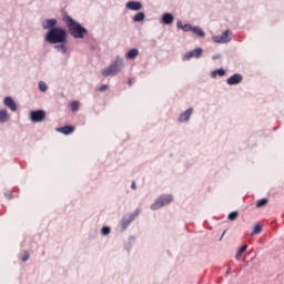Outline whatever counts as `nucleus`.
Here are the masks:
<instances>
[{
	"mask_svg": "<svg viewBox=\"0 0 284 284\" xmlns=\"http://www.w3.org/2000/svg\"><path fill=\"white\" fill-rule=\"evenodd\" d=\"M59 21L54 18L47 19L42 22L43 30H48L44 36V41L51 45L59 43H68V30L63 27L57 26Z\"/></svg>",
	"mask_w": 284,
	"mask_h": 284,
	"instance_id": "1",
	"label": "nucleus"
},
{
	"mask_svg": "<svg viewBox=\"0 0 284 284\" xmlns=\"http://www.w3.org/2000/svg\"><path fill=\"white\" fill-rule=\"evenodd\" d=\"M62 21L65 23L69 34H71L73 39H85L88 29H85L79 21L71 18L67 12L62 14Z\"/></svg>",
	"mask_w": 284,
	"mask_h": 284,
	"instance_id": "2",
	"label": "nucleus"
},
{
	"mask_svg": "<svg viewBox=\"0 0 284 284\" xmlns=\"http://www.w3.org/2000/svg\"><path fill=\"white\" fill-rule=\"evenodd\" d=\"M125 68V61L121 57H116L109 68L102 70V77H116Z\"/></svg>",
	"mask_w": 284,
	"mask_h": 284,
	"instance_id": "3",
	"label": "nucleus"
},
{
	"mask_svg": "<svg viewBox=\"0 0 284 284\" xmlns=\"http://www.w3.org/2000/svg\"><path fill=\"white\" fill-rule=\"evenodd\" d=\"M170 203H172V195H160L151 205V210L153 212L161 210V207H164V205H170Z\"/></svg>",
	"mask_w": 284,
	"mask_h": 284,
	"instance_id": "4",
	"label": "nucleus"
},
{
	"mask_svg": "<svg viewBox=\"0 0 284 284\" xmlns=\"http://www.w3.org/2000/svg\"><path fill=\"white\" fill-rule=\"evenodd\" d=\"M139 214H141V210L136 209L133 213H130L129 215L123 216V219L121 221L122 232H125L128 230V227H130V224L132 223V221L136 220V216H139Z\"/></svg>",
	"mask_w": 284,
	"mask_h": 284,
	"instance_id": "5",
	"label": "nucleus"
},
{
	"mask_svg": "<svg viewBox=\"0 0 284 284\" xmlns=\"http://www.w3.org/2000/svg\"><path fill=\"white\" fill-rule=\"evenodd\" d=\"M232 31L230 29L225 30L221 36H213L214 43H230L232 38L230 37Z\"/></svg>",
	"mask_w": 284,
	"mask_h": 284,
	"instance_id": "6",
	"label": "nucleus"
},
{
	"mask_svg": "<svg viewBox=\"0 0 284 284\" xmlns=\"http://www.w3.org/2000/svg\"><path fill=\"white\" fill-rule=\"evenodd\" d=\"M29 119L32 121V123H41V121L45 119V112L43 110L31 111Z\"/></svg>",
	"mask_w": 284,
	"mask_h": 284,
	"instance_id": "7",
	"label": "nucleus"
},
{
	"mask_svg": "<svg viewBox=\"0 0 284 284\" xmlns=\"http://www.w3.org/2000/svg\"><path fill=\"white\" fill-rule=\"evenodd\" d=\"M185 59H201L203 57V49L195 48L184 54Z\"/></svg>",
	"mask_w": 284,
	"mask_h": 284,
	"instance_id": "8",
	"label": "nucleus"
},
{
	"mask_svg": "<svg viewBox=\"0 0 284 284\" xmlns=\"http://www.w3.org/2000/svg\"><path fill=\"white\" fill-rule=\"evenodd\" d=\"M194 113L193 108H189L186 111L182 112L178 119L179 123H187L190 121V118Z\"/></svg>",
	"mask_w": 284,
	"mask_h": 284,
	"instance_id": "9",
	"label": "nucleus"
},
{
	"mask_svg": "<svg viewBox=\"0 0 284 284\" xmlns=\"http://www.w3.org/2000/svg\"><path fill=\"white\" fill-rule=\"evenodd\" d=\"M242 82H243V75L241 73H235L226 80L227 85H239V83H242Z\"/></svg>",
	"mask_w": 284,
	"mask_h": 284,
	"instance_id": "10",
	"label": "nucleus"
},
{
	"mask_svg": "<svg viewBox=\"0 0 284 284\" xmlns=\"http://www.w3.org/2000/svg\"><path fill=\"white\" fill-rule=\"evenodd\" d=\"M161 23L164 26H172V23H174V14L170 12L163 13L161 17Z\"/></svg>",
	"mask_w": 284,
	"mask_h": 284,
	"instance_id": "11",
	"label": "nucleus"
},
{
	"mask_svg": "<svg viewBox=\"0 0 284 284\" xmlns=\"http://www.w3.org/2000/svg\"><path fill=\"white\" fill-rule=\"evenodd\" d=\"M3 103L11 112H17V102L12 99V97H6L3 99Z\"/></svg>",
	"mask_w": 284,
	"mask_h": 284,
	"instance_id": "12",
	"label": "nucleus"
},
{
	"mask_svg": "<svg viewBox=\"0 0 284 284\" xmlns=\"http://www.w3.org/2000/svg\"><path fill=\"white\" fill-rule=\"evenodd\" d=\"M125 8H128V10H133L134 12H139V10L143 8V4L139 1H129L126 2Z\"/></svg>",
	"mask_w": 284,
	"mask_h": 284,
	"instance_id": "13",
	"label": "nucleus"
},
{
	"mask_svg": "<svg viewBox=\"0 0 284 284\" xmlns=\"http://www.w3.org/2000/svg\"><path fill=\"white\" fill-rule=\"evenodd\" d=\"M57 132H60L61 134H64V136H68L74 132V126L72 125H64L55 129Z\"/></svg>",
	"mask_w": 284,
	"mask_h": 284,
	"instance_id": "14",
	"label": "nucleus"
},
{
	"mask_svg": "<svg viewBox=\"0 0 284 284\" xmlns=\"http://www.w3.org/2000/svg\"><path fill=\"white\" fill-rule=\"evenodd\" d=\"M176 28L179 30H183V32H192L194 29V27H192V24H190V23L183 24V22L181 20H178Z\"/></svg>",
	"mask_w": 284,
	"mask_h": 284,
	"instance_id": "15",
	"label": "nucleus"
},
{
	"mask_svg": "<svg viewBox=\"0 0 284 284\" xmlns=\"http://www.w3.org/2000/svg\"><path fill=\"white\" fill-rule=\"evenodd\" d=\"M125 57L130 60L136 59V57H139V49H131L125 53Z\"/></svg>",
	"mask_w": 284,
	"mask_h": 284,
	"instance_id": "16",
	"label": "nucleus"
},
{
	"mask_svg": "<svg viewBox=\"0 0 284 284\" xmlns=\"http://www.w3.org/2000/svg\"><path fill=\"white\" fill-rule=\"evenodd\" d=\"M57 52H60L61 54H67L68 52V47L65 45V43H58L53 47Z\"/></svg>",
	"mask_w": 284,
	"mask_h": 284,
	"instance_id": "17",
	"label": "nucleus"
},
{
	"mask_svg": "<svg viewBox=\"0 0 284 284\" xmlns=\"http://www.w3.org/2000/svg\"><path fill=\"white\" fill-rule=\"evenodd\" d=\"M10 121V115H8L7 110H0V123H8Z\"/></svg>",
	"mask_w": 284,
	"mask_h": 284,
	"instance_id": "18",
	"label": "nucleus"
},
{
	"mask_svg": "<svg viewBox=\"0 0 284 284\" xmlns=\"http://www.w3.org/2000/svg\"><path fill=\"white\" fill-rule=\"evenodd\" d=\"M141 21H145V13H144V12H138V13L133 17V22H134V23H141Z\"/></svg>",
	"mask_w": 284,
	"mask_h": 284,
	"instance_id": "19",
	"label": "nucleus"
},
{
	"mask_svg": "<svg viewBox=\"0 0 284 284\" xmlns=\"http://www.w3.org/2000/svg\"><path fill=\"white\" fill-rule=\"evenodd\" d=\"M193 34H196V37H200V39H203L205 37V31L201 27H193Z\"/></svg>",
	"mask_w": 284,
	"mask_h": 284,
	"instance_id": "20",
	"label": "nucleus"
},
{
	"mask_svg": "<svg viewBox=\"0 0 284 284\" xmlns=\"http://www.w3.org/2000/svg\"><path fill=\"white\" fill-rule=\"evenodd\" d=\"M217 75L219 77H225V69L220 68V69L214 70V71L211 72L212 79H215V77H217Z\"/></svg>",
	"mask_w": 284,
	"mask_h": 284,
	"instance_id": "21",
	"label": "nucleus"
},
{
	"mask_svg": "<svg viewBox=\"0 0 284 284\" xmlns=\"http://www.w3.org/2000/svg\"><path fill=\"white\" fill-rule=\"evenodd\" d=\"M247 250V244L242 245L235 255L236 261H241V256H243L244 252Z\"/></svg>",
	"mask_w": 284,
	"mask_h": 284,
	"instance_id": "22",
	"label": "nucleus"
},
{
	"mask_svg": "<svg viewBox=\"0 0 284 284\" xmlns=\"http://www.w3.org/2000/svg\"><path fill=\"white\" fill-rule=\"evenodd\" d=\"M263 232V225L255 224L253 231L251 232V236H256V234H261Z\"/></svg>",
	"mask_w": 284,
	"mask_h": 284,
	"instance_id": "23",
	"label": "nucleus"
},
{
	"mask_svg": "<svg viewBox=\"0 0 284 284\" xmlns=\"http://www.w3.org/2000/svg\"><path fill=\"white\" fill-rule=\"evenodd\" d=\"M267 203H270V200L266 197H263L256 202V207L257 209L265 207Z\"/></svg>",
	"mask_w": 284,
	"mask_h": 284,
	"instance_id": "24",
	"label": "nucleus"
},
{
	"mask_svg": "<svg viewBox=\"0 0 284 284\" xmlns=\"http://www.w3.org/2000/svg\"><path fill=\"white\" fill-rule=\"evenodd\" d=\"M239 219V211H233L227 215L229 221H236Z\"/></svg>",
	"mask_w": 284,
	"mask_h": 284,
	"instance_id": "25",
	"label": "nucleus"
},
{
	"mask_svg": "<svg viewBox=\"0 0 284 284\" xmlns=\"http://www.w3.org/2000/svg\"><path fill=\"white\" fill-rule=\"evenodd\" d=\"M39 90L40 92H47L48 91V84L43 81L39 82Z\"/></svg>",
	"mask_w": 284,
	"mask_h": 284,
	"instance_id": "26",
	"label": "nucleus"
},
{
	"mask_svg": "<svg viewBox=\"0 0 284 284\" xmlns=\"http://www.w3.org/2000/svg\"><path fill=\"white\" fill-rule=\"evenodd\" d=\"M72 112H79V101L71 102Z\"/></svg>",
	"mask_w": 284,
	"mask_h": 284,
	"instance_id": "27",
	"label": "nucleus"
},
{
	"mask_svg": "<svg viewBox=\"0 0 284 284\" xmlns=\"http://www.w3.org/2000/svg\"><path fill=\"white\" fill-rule=\"evenodd\" d=\"M110 232H111L110 226H103V227L101 229V234H102V236H108V234H110Z\"/></svg>",
	"mask_w": 284,
	"mask_h": 284,
	"instance_id": "28",
	"label": "nucleus"
},
{
	"mask_svg": "<svg viewBox=\"0 0 284 284\" xmlns=\"http://www.w3.org/2000/svg\"><path fill=\"white\" fill-rule=\"evenodd\" d=\"M134 236H130L129 237V243H130V246H126V251L130 252V250L132 248V245H134Z\"/></svg>",
	"mask_w": 284,
	"mask_h": 284,
	"instance_id": "29",
	"label": "nucleus"
},
{
	"mask_svg": "<svg viewBox=\"0 0 284 284\" xmlns=\"http://www.w3.org/2000/svg\"><path fill=\"white\" fill-rule=\"evenodd\" d=\"M29 258H30V253H28V251H26L21 257V261H22V263H26Z\"/></svg>",
	"mask_w": 284,
	"mask_h": 284,
	"instance_id": "30",
	"label": "nucleus"
},
{
	"mask_svg": "<svg viewBox=\"0 0 284 284\" xmlns=\"http://www.w3.org/2000/svg\"><path fill=\"white\" fill-rule=\"evenodd\" d=\"M105 90H108V85H106V84H102V85L99 88V92H105Z\"/></svg>",
	"mask_w": 284,
	"mask_h": 284,
	"instance_id": "31",
	"label": "nucleus"
},
{
	"mask_svg": "<svg viewBox=\"0 0 284 284\" xmlns=\"http://www.w3.org/2000/svg\"><path fill=\"white\" fill-rule=\"evenodd\" d=\"M213 61H216L217 59H221V53H216L212 57Z\"/></svg>",
	"mask_w": 284,
	"mask_h": 284,
	"instance_id": "32",
	"label": "nucleus"
},
{
	"mask_svg": "<svg viewBox=\"0 0 284 284\" xmlns=\"http://www.w3.org/2000/svg\"><path fill=\"white\" fill-rule=\"evenodd\" d=\"M4 196L6 199H12V192H6Z\"/></svg>",
	"mask_w": 284,
	"mask_h": 284,
	"instance_id": "33",
	"label": "nucleus"
},
{
	"mask_svg": "<svg viewBox=\"0 0 284 284\" xmlns=\"http://www.w3.org/2000/svg\"><path fill=\"white\" fill-rule=\"evenodd\" d=\"M131 190H136V182H132Z\"/></svg>",
	"mask_w": 284,
	"mask_h": 284,
	"instance_id": "34",
	"label": "nucleus"
},
{
	"mask_svg": "<svg viewBox=\"0 0 284 284\" xmlns=\"http://www.w3.org/2000/svg\"><path fill=\"white\" fill-rule=\"evenodd\" d=\"M230 272H232L231 267L227 268L226 274H230Z\"/></svg>",
	"mask_w": 284,
	"mask_h": 284,
	"instance_id": "35",
	"label": "nucleus"
},
{
	"mask_svg": "<svg viewBox=\"0 0 284 284\" xmlns=\"http://www.w3.org/2000/svg\"><path fill=\"white\" fill-rule=\"evenodd\" d=\"M128 83H129V85H132V80H129Z\"/></svg>",
	"mask_w": 284,
	"mask_h": 284,
	"instance_id": "36",
	"label": "nucleus"
},
{
	"mask_svg": "<svg viewBox=\"0 0 284 284\" xmlns=\"http://www.w3.org/2000/svg\"><path fill=\"white\" fill-rule=\"evenodd\" d=\"M223 236H225V231L223 232V234H222L221 239H223Z\"/></svg>",
	"mask_w": 284,
	"mask_h": 284,
	"instance_id": "37",
	"label": "nucleus"
}]
</instances>
